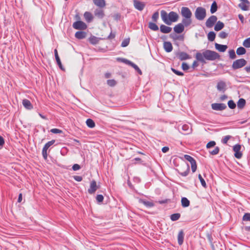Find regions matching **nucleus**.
I'll list each match as a JSON object with an SVG mask.
<instances>
[{
  "label": "nucleus",
  "instance_id": "1",
  "mask_svg": "<svg viewBox=\"0 0 250 250\" xmlns=\"http://www.w3.org/2000/svg\"><path fill=\"white\" fill-rule=\"evenodd\" d=\"M220 57V56L218 53L208 49L204 50L202 53L197 52L196 54V60L203 63H206L205 59L213 61L219 59Z\"/></svg>",
  "mask_w": 250,
  "mask_h": 250
},
{
  "label": "nucleus",
  "instance_id": "2",
  "mask_svg": "<svg viewBox=\"0 0 250 250\" xmlns=\"http://www.w3.org/2000/svg\"><path fill=\"white\" fill-rule=\"evenodd\" d=\"M181 14L184 18L182 19V22L185 25V27L190 25L192 23V12L189 8L187 7H182L181 8Z\"/></svg>",
  "mask_w": 250,
  "mask_h": 250
},
{
  "label": "nucleus",
  "instance_id": "3",
  "mask_svg": "<svg viewBox=\"0 0 250 250\" xmlns=\"http://www.w3.org/2000/svg\"><path fill=\"white\" fill-rule=\"evenodd\" d=\"M206 16V10L202 7H198L195 12V17L199 21L203 20Z\"/></svg>",
  "mask_w": 250,
  "mask_h": 250
},
{
  "label": "nucleus",
  "instance_id": "4",
  "mask_svg": "<svg viewBox=\"0 0 250 250\" xmlns=\"http://www.w3.org/2000/svg\"><path fill=\"white\" fill-rule=\"evenodd\" d=\"M247 62L244 59H240L235 60L233 62L232 68L233 70L238 69L245 66Z\"/></svg>",
  "mask_w": 250,
  "mask_h": 250
},
{
  "label": "nucleus",
  "instance_id": "5",
  "mask_svg": "<svg viewBox=\"0 0 250 250\" xmlns=\"http://www.w3.org/2000/svg\"><path fill=\"white\" fill-rule=\"evenodd\" d=\"M178 130L183 134L188 135L191 133L192 128L189 125L184 124L182 125H179L178 126Z\"/></svg>",
  "mask_w": 250,
  "mask_h": 250
},
{
  "label": "nucleus",
  "instance_id": "6",
  "mask_svg": "<svg viewBox=\"0 0 250 250\" xmlns=\"http://www.w3.org/2000/svg\"><path fill=\"white\" fill-rule=\"evenodd\" d=\"M184 158L190 163L192 172H195L197 169V165L195 160L191 156L187 154L184 155Z\"/></svg>",
  "mask_w": 250,
  "mask_h": 250
},
{
  "label": "nucleus",
  "instance_id": "7",
  "mask_svg": "<svg viewBox=\"0 0 250 250\" xmlns=\"http://www.w3.org/2000/svg\"><path fill=\"white\" fill-rule=\"evenodd\" d=\"M55 143V140H52L46 143L44 146L43 147L42 150V155L43 159L44 160H46L47 158V150L49 148L50 146H51L52 145H53Z\"/></svg>",
  "mask_w": 250,
  "mask_h": 250
},
{
  "label": "nucleus",
  "instance_id": "8",
  "mask_svg": "<svg viewBox=\"0 0 250 250\" xmlns=\"http://www.w3.org/2000/svg\"><path fill=\"white\" fill-rule=\"evenodd\" d=\"M73 27L77 30H83L87 28L85 23L81 21H78L74 22L72 25Z\"/></svg>",
  "mask_w": 250,
  "mask_h": 250
},
{
  "label": "nucleus",
  "instance_id": "9",
  "mask_svg": "<svg viewBox=\"0 0 250 250\" xmlns=\"http://www.w3.org/2000/svg\"><path fill=\"white\" fill-rule=\"evenodd\" d=\"M179 16L177 13L174 11H171L168 14V19L167 25H169L171 22H176L178 21Z\"/></svg>",
  "mask_w": 250,
  "mask_h": 250
},
{
  "label": "nucleus",
  "instance_id": "10",
  "mask_svg": "<svg viewBox=\"0 0 250 250\" xmlns=\"http://www.w3.org/2000/svg\"><path fill=\"white\" fill-rule=\"evenodd\" d=\"M241 148V146L240 144H236L233 146V150L234 152V155L235 158L237 159L241 158L242 156V153L240 150Z\"/></svg>",
  "mask_w": 250,
  "mask_h": 250
},
{
  "label": "nucleus",
  "instance_id": "11",
  "mask_svg": "<svg viewBox=\"0 0 250 250\" xmlns=\"http://www.w3.org/2000/svg\"><path fill=\"white\" fill-rule=\"evenodd\" d=\"M211 106L212 109L217 111H222L227 107L226 104L224 103H213Z\"/></svg>",
  "mask_w": 250,
  "mask_h": 250
},
{
  "label": "nucleus",
  "instance_id": "12",
  "mask_svg": "<svg viewBox=\"0 0 250 250\" xmlns=\"http://www.w3.org/2000/svg\"><path fill=\"white\" fill-rule=\"evenodd\" d=\"M217 18L216 16H211L206 21V25L208 28L212 27L217 21Z\"/></svg>",
  "mask_w": 250,
  "mask_h": 250
},
{
  "label": "nucleus",
  "instance_id": "13",
  "mask_svg": "<svg viewBox=\"0 0 250 250\" xmlns=\"http://www.w3.org/2000/svg\"><path fill=\"white\" fill-rule=\"evenodd\" d=\"M133 5L135 9L141 11L144 9L146 3L144 2L140 1L138 0H133Z\"/></svg>",
  "mask_w": 250,
  "mask_h": 250
},
{
  "label": "nucleus",
  "instance_id": "14",
  "mask_svg": "<svg viewBox=\"0 0 250 250\" xmlns=\"http://www.w3.org/2000/svg\"><path fill=\"white\" fill-rule=\"evenodd\" d=\"M176 56L180 61H184L190 58V56L185 52H179L176 53Z\"/></svg>",
  "mask_w": 250,
  "mask_h": 250
},
{
  "label": "nucleus",
  "instance_id": "15",
  "mask_svg": "<svg viewBox=\"0 0 250 250\" xmlns=\"http://www.w3.org/2000/svg\"><path fill=\"white\" fill-rule=\"evenodd\" d=\"M185 26V25L182 22V23L176 25L173 28V30L176 33L180 34L184 31Z\"/></svg>",
  "mask_w": 250,
  "mask_h": 250
},
{
  "label": "nucleus",
  "instance_id": "16",
  "mask_svg": "<svg viewBox=\"0 0 250 250\" xmlns=\"http://www.w3.org/2000/svg\"><path fill=\"white\" fill-rule=\"evenodd\" d=\"M98 188L96 182L95 180H92L90 183V187L88 189V192L92 194L95 193Z\"/></svg>",
  "mask_w": 250,
  "mask_h": 250
},
{
  "label": "nucleus",
  "instance_id": "17",
  "mask_svg": "<svg viewBox=\"0 0 250 250\" xmlns=\"http://www.w3.org/2000/svg\"><path fill=\"white\" fill-rule=\"evenodd\" d=\"M226 86L225 82L220 81L217 84L216 88L218 91L224 92L226 90Z\"/></svg>",
  "mask_w": 250,
  "mask_h": 250
},
{
  "label": "nucleus",
  "instance_id": "18",
  "mask_svg": "<svg viewBox=\"0 0 250 250\" xmlns=\"http://www.w3.org/2000/svg\"><path fill=\"white\" fill-rule=\"evenodd\" d=\"M163 47L166 52L169 53L172 51L173 46L170 42H164Z\"/></svg>",
  "mask_w": 250,
  "mask_h": 250
},
{
  "label": "nucleus",
  "instance_id": "19",
  "mask_svg": "<svg viewBox=\"0 0 250 250\" xmlns=\"http://www.w3.org/2000/svg\"><path fill=\"white\" fill-rule=\"evenodd\" d=\"M22 104L23 106L28 110H31L33 108L31 102L27 99H23L22 100Z\"/></svg>",
  "mask_w": 250,
  "mask_h": 250
},
{
  "label": "nucleus",
  "instance_id": "20",
  "mask_svg": "<svg viewBox=\"0 0 250 250\" xmlns=\"http://www.w3.org/2000/svg\"><path fill=\"white\" fill-rule=\"evenodd\" d=\"M214 45L215 49L221 52H225L228 48L227 45L220 44L217 43H215Z\"/></svg>",
  "mask_w": 250,
  "mask_h": 250
},
{
  "label": "nucleus",
  "instance_id": "21",
  "mask_svg": "<svg viewBox=\"0 0 250 250\" xmlns=\"http://www.w3.org/2000/svg\"><path fill=\"white\" fill-rule=\"evenodd\" d=\"M160 30L162 33L167 34L171 31L172 28L170 27L167 26L164 24H162L160 26Z\"/></svg>",
  "mask_w": 250,
  "mask_h": 250
},
{
  "label": "nucleus",
  "instance_id": "22",
  "mask_svg": "<svg viewBox=\"0 0 250 250\" xmlns=\"http://www.w3.org/2000/svg\"><path fill=\"white\" fill-rule=\"evenodd\" d=\"M86 36V33L83 31H79L76 32L75 37L79 40L84 39Z\"/></svg>",
  "mask_w": 250,
  "mask_h": 250
},
{
  "label": "nucleus",
  "instance_id": "23",
  "mask_svg": "<svg viewBox=\"0 0 250 250\" xmlns=\"http://www.w3.org/2000/svg\"><path fill=\"white\" fill-rule=\"evenodd\" d=\"M161 16L163 21L167 25L168 23V14L167 12L164 10H162L161 11Z\"/></svg>",
  "mask_w": 250,
  "mask_h": 250
},
{
  "label": "nucleus",
  "instance_id": "24",
  "mask_svg": "<svg viewBox=\"0 0 250 250\" xmlns=\"http://www.w3.org/2000/svg\"><path fill=\"white\" fill-rule=\"evenodd\" d=\"M184 232L182 229L180 230L178 234V243L179 245H182L184 242Z\"/></svg>",
  "mask_w": 250,
  "mask_h": 250
},
{
  "label": "nucleus",
  "instance_id": "25",
  "mask_svg": "<svg viewBox=\"0 0 250 250\" xmlns=\"http://www.w3.org/2000/svg\"><path fill=\"white\" fill-rule=\"evenodd\" d=\"M93 2L95 5L100 8H103L105 6V0H93Z\"/></svg>",
  "mask_w": 250,
  "mask_h": 250
},
{
  "label": "nucleus",
  "instance_id": "26",
  "mask_svg": "<svg viewBox=\"0 0 250 250\" xmlns=\"http://www.w3.org/2000/svg\"><path fill=\"white\" fill-rule=\"evenodd\" d=\"M181 205L183 208H187L190 205L189 200L186 197H183L181 198Z\"/></svg>",
  "mask_w": 250,
  "mask_h": 250
},
{
  "label": "nucleus",
  "instance_id": "27",
  "mask_svg": "<svg viewBox=\"0 0 250 250\" xmlns=\"http://www.w3.org/2000/svg\"><path fill=\"white\" fill-rule=\"evenodd\" d=\"M139 202L142 203L147 208H152L154 206V204L152 202L146 201L144 199H140Z\"/></svg>",
  "mask_w": 250,
  "mask_h": 250
},
{
  "label": "nucleus",
  "instance_id": "28",
  "mask_svg": "<svg viewBox=\"0 0 250 250\" xmlns=\"http://www.w3.org/2000/svg\"><path fill=\"white\" fill-rule=\"evenodd\" d=\"M85 21L87 22H90L93 20V16L92 14L89 12H85L83 15Z\"/></svg>",
  "mask_w": 250,
  "mask_h": 250
},
{
  "label": "nucleus",
  "instance_id": "29",
  "mask_svg": "<svg viewBox=\"0 0 250 250\" xmlns=\"http://www.w3.org/2000/svg\"><path fill=\"white\" fill-rule=\"evenodd\" d=\"M99 40L100 38L94 36H91L88 39V41L89 42L93 45L97 44L99 42Z\"/></svg>",
  "mask_w": 250,
  "mask_h": 250
},
{
  "label": "nucleus",
  "instance_id": "30",
  "mask_svg": "<svg viewBox=\"0 0 250 250\" xmlns=\"http://www.w3.org/2000/svg\"><path fill=\"white\" fill-rule=\"evenodd\" d=\"M94 14L96 16L100 19H102L104 16V12L102 9H96L94 11Z\"/></svg>",
  "mask_w": 250,
  "mask_h": 250
},
{
  "label": "nucleus",
  "instance_id": "31",
  "mask_svg": "<svg viewBox=\"0 0 250 250\" xmlns=\"http://www.w3.org/2000/svg\"><path fill=\"white\" fill-rule=\"evenodd\" d=\"M224 27V24L222 21H218L214 26V30L216 31H218L222 29Z\"/></svg>",
  "mask_w": 250,
  "mask_h": 250
},
{
  "label": "nucleus",
  "instance_id": "32",
  "mask_svg": "<svg viewBox=\"0 0 250 250\" xmlns=\"http://www.w3.org/2000/svg\"><path fill=\"white\" fill-rule=\"evenodd\" d=\"M238 108L242 109L246 104V100L243 98H240L237 103Z\"/></svg>",
  "mask_w": 250,
  "mask_h": 250
},
{
  "label": "nucleus",
  "instance_id": "33",
  "mask_svg": "<svg viewBox=\"0 0 250 250\" xmlns=\"http://www.w3.org/2000/svg\"><path fill=\"white\" fill-rule=\"evenodd\" d=\"M218 9V6L216 2L215 1H213V2L212 3L210 11L211 14H213L215 13Z\"/></svg>",
  "mask_w": 250,
  "mask_h": 250
},
{
  "label": "nucleus",
  "instance_id": "34",
  "mask_svg": "<svg viewBox=\"0 0 250 250\" xmlns=\"http://www.w3.org/2000/svg\"><path fill=\"white\" fill-rule=\"evenodd\" d=\"M170 38L172 39L173 40H179L183 41L184 40V37L183 35H176L175 34H171L170 35Z\"/></svg>",
  "mask_w": 250,
  "mask_h": 250
},
{
  "label": "nucleus",
  "instance_id": "35",
  "mask_svg": "<svg viewBox=\"0 0 250 250\" xmlns=\"http://www.w3.org/2000/svg\"><path fill=\"white\" fill-rule=\"evenodd\" d=\"M86 125L91 128H92L95 126V123L94 121L91 119H87L86 121Z\"/></svg>",
  "mask_w": 250,
  "mask_h": 250
},
{
  "label": "nucleus",
  "instance_id": "36",
  "mask_svg": "<svg viewBox=\"0 0 250 250\" xmlns=\"http://www.w3.org/2000/svg\"><path fill=\"white\" fill-rule=\"evenodd\" d=\"M216 37V34L213 31H210L208 34V41L213 42L214 41Z\"/></svg>",
  "mask_w": 250,
  "mask_h": 250
},
{
  "label": "nucleus",
  "instance_id": "37",
  "mask_svg": "<svg viewBox=\"0 0 250 250\" xmlns=\"http://www.w3.org/2000/svg\"><path fill=\"white\" fill-rule=\"evenodd\" d=\"M148 28L153 31H157L159 30L158 25L154 22H150L148 23Z\"/></svg>",
  "mask_w": 250,
  "mask_h": 250
},
{
  "label": "nucleus",
  "instance_id": "38",
  "mask_svg": "<svg viewBox=\"0 0 250 250\" xmlns=\"http://www.w3.org/2000/svg\"><path fill=\"white\" fill-rule=\"evenodd\" d=\"M181 217V214L179 213H176L172 214L170 216V218L172 221H176L178 220Z\"/></svg>",
  "mask_w": 250,
  "mask_h": 250
},
{
  "label": "nucleus",
  "instance_id": "39",
  "mask_svg": "<svg viewBox=\"0 0 250 250\" xmlns=\"http://www.w3.org/2000/svg\"><path fill=\"white\" fill-rule=\"evenodd\" d=\"M246 53V49L243 47H239L236 50V54L238 55H242Z\"/></svg>",
  "mask_w": 250,
  "mask_h": 250
},
{
  "label": "nucleus",
  "instance_id": "40",
  "mask_svg": "<svg viewBox=\"0 0 250 250\" xmlns=\"http://www.w3.org/2000/svg\"><path fill=\"white\" fill-rule=\"evenodd\" d=\"M130 66L132 67L140 75H142V72L137 65L132 62Z\"/></svg>",
  "mask_w": 250,
  "mask_h": 250
},
{
  "label": "nucleus",
  "instance_id": "41",
  "mask_svg": "<svg viewBox=\"0 0 250 250\" xmlns=\"http://www.w3.org/2000/svg\"><path fill=\"white\" fill-rule=\"evenodd\" d=\"M117 60L119 61H120L121 62L125 63V64H128L129 65H130L132 62L131 61H130L126 59H125V58H117Z\"/></svg>",
  "mask_w": 250,
  "mask_h": 250
},
{
  "label": "nucleus",
  "instance_id": "42",
  "mask_svg": "<svg viewBox=\"0 0 250 250\" xmlns=\"http://www.w3.org/2000/svg\"><path fill=\"white\" fill-rule=\"evenodd\" d=\"M243 45L244 47L246 48L250 47V37L247 38L243 42Z\"/></svg>",
  "mask_w": 250,
  "mask_h": 250
},
{
  "label": "nucleus",
  "instance_id": "43",
  "mask_svg": "<svg viewBox=\"0 0 250 250\" xmlns=\"http://www.w3.org/2000/svg\"><path fill=\"white\" fill-rule=\"evenodd\" d=\"M130 42V39L129 38H126L124 39L121 43V46L123 47H126L128 45Z\"/></svg>",
  "mask_w": 250,
  "mask_h": 250
},
{
  "label": "nucleus",
  "instance_id": "44",
  "mask_svg": "<svg viewBox=\"0 0 250 250\" xmlns=\"http://www.w3.org/2000/svg\"><path fill=\"white\" fill-rule=\"evenodd\" d=\"M248 5L244 3H240L239 4L238 6L243 11L248 10Z\"/></svg>",
  "mask_w": 250,
  "mask_h": 250
},
{
  "label": "nucleus",
  "instance_id": "45",
  "mask_svg": "<svg viewBox=\"0 0 250 250\" xmlns=\"http://www.w3.org/2000/svg\"><path fill=\"white\" fill-rule=\"evenodd\" d=\"M198 178L200 181V183L201 184V185L205 188H206L207 187V184H206V183L205 181V180L203 179V178L202 177V176H201V175L200 174H199L198 175Z\"/></svg>",
  "mask_w": 250,
  "mask_h": 250
},
{
  "label": "nucleus",
  "instance_id": "46",
  "mask_svg": "<svg viewBox=\"0 0 250 250\" xmlns=\"http://www.w3.org/2000/svg\"><path fill=\"white\" fill-rule=\"evenodd\" d=\"M107 84L111 87H113L117 84L116 81L114 79L108 80L107 81Z\"/></svg>",
  "mask_w": 250,
  "mask_h": 250
},
{
  "label": "nucleus",
  "instance_id": "47",
  "mask_svg": "<svg viewBox=\"0 0 250 250\" xmlns=\"http://www.w3.org/2000/svg\"><path fill=\"white\" fill-rule=\"evenodd\" d=\"M228 104L229 108L231 109H233L236 107V104L233 100H230L228 102Z\"/></svg>",
  "mask_w": 250,
  "mask_h": 250
},
{
  "label": "nucleus",
  "instance_id": "48",
  "mask_svg": "<svg viewBox=\"0 0 250 250\" xmlns=\"http://www.w3.org/2000/svg\"><path fill=\"white\" fill-rule=\"evenodd\" d=\"M171 71L176 75L179 76H183L184 75V74L183 72L180 71L179 70H177L173 68H171Z\"/></svg>",
  "mask_w": 250,
  "mask_h": 250
},
{
  "label": "nucleus",
  "instance_id": "49",
  "mask_svg": "<svg viewBox=\"0 0 250 250\" xmlns=\"http://www.w3.org/2000/svg\"><path fill=\"white\" fill-rule=\"evenodd\" d=\"M189 171H190L189 166L188 164L187 170L186 171H185L184 172H179V174L181 176L185 177V176H187L188 174Z\"/></svg>",
  "mask_w": 250,
  "mask_h": 250
},
{
  "label": "nucleus",
  "instance_id": "50",
  "mask_svg": "<svg viewBox=\"0 0 250 250\" xmlns=\"http://www.w3.org/2000/svg\"><path fill=\"white\" fill-rule=\"evenodd\" d=\"M159 18V12H154L152 16V20L154 22H156Z\"/></svg>",
  "mask_w": 250,
  "mask_h": 250
},
{
  "label": "nucleus",
  "instance_id": "51",
  "mask_svg": "<svg viewBox=\"0 0 250 250\" xmlns=\"http://www.w3.org/2000/svg\"><path fill=\"white\" fill-rule=\"evenodd\" d=\"M55 59H56V62H57V64L58 65L59 68L61 69V70H64V69L62 64V62H61V60L60 59V57H58V58H55Z\"/></svg>",
  "mask_w": 250,
  "mask_h": 250
},
{
  "label": "nucleus",
  "instance_id": "52",
  "mask_svg": "<svg viewBox=\"0 0 250 250\" xmlns=\"http://www.w3.org/2000/svg\"><path fill=\"white\" fill-rule=\"evenodd\" d=\"M219 150V147L218 146H216L212 151H209V152L211 155H215L218 154Z\"/></svg>",
  "mask_w": 250,
  "mask_h": 250
},
{
  "label": "nucleus",
  "instance_id": "53",
  "mask_svg": "<svg viewBox=\"0 0 250 250\" xmlns=\"http://www.w3.org/2000/svg\"><path fill=\"white\" fill-rule=\"evenodd\" d=\"M215 145L216 142L214 141H211L207 144L206 147L207 148H210L214 147Z\"/></svg>",
  "mask_w": 250,
  "mask_h": 250
},
{
  "label": "nucleus",
  "instance_id": "54",
  "mask_svg": "<svg viewBox=\"0 0 250 250\" xmlns=\"http://www.w3.org/2000/svg\"><path fill=\"white\" fill-rule=\"evenodd\" d=\"M229 56L231 59H234L236 58V55L234 50L229 51Z\"/></svg>",
  "mask_w": 250,
  "mask_h": 250
},
{
  "label": "nucleus",
  "instance_id": "55",
  "mask_svg": "<svg viewBox=\"0 0 250 250\" xmlns=\"http://www.w3.org/2000/svg\"><path fill=\"white\" fill-rule=\"evenodd\" d=\"M243 220L246 221H250V213H246L243 217Z\"/></svg>",
  "mask_w": 250,
  "mask_h": 250
},
{
  "label": "nucleus",
  "instance_id": "56",
  "mask_svg": "<svg viewBox=\"0 0 250 250\" xmlns=\"http://www.w3.org/2000/svg\"><path fill=\"white\" fill-rule=\"evenodd\" d=\"M228 36V34L224 31H222L220 32L219 34V37L221 39H225Z\"/></svg>",
  "mask_w": 250,
  "mask_h": 250
},
{
  "label": "nucleus",
  "instance_id": "57",
  "mask_svg": "<svg viewBox=\"0 0 250 250\" xmlns=\"http://www.w3.org/2000/svg\"><path fill=\"white\" fill-rule=\"evenodd\" d=\"M182 68L184 71H186L189 68V66L187 62H183L182 64Z\"/></svg>",
  "mask_w": 250,
  "mask_h": 250
},
{
  "label": "nucleus",
  "instance_id": "58",
  "mask_svg": "<svg viewBox=\"0 0 250 250\" xmlns=\"http://www.w3.org/2000/svg\"><path fill=\"white\" fill-rule=\"evenodd\" d=\"M231 137L230 135H227L225 136L223 139L222 140V143L223 144H227L228 143V140L230 139Z\"/></svg>",
  "mask_w": 250,
  "mask_h": 250
},
{
  "label": "nucleus",
  "instance_id": "59",
  "mask_svg": "<svg viewBox=\"0 0 250 250\" xmlns=\"http://www.w3.org/2000/svg\"><path fill=\"white\" fill-rule=\"evenodd\" d=\"M104 196L102 194H98L96 196V200L98 203H101L103 201Z\"/></svg>",
  "mask_w": 250,
  "mask_h": 250
},
{
  "label": "nucleus",
  "instance_id": "60",
  "mask_svg": "<svg viewBox=\"0 0 250 250\" xmlns=\"http://www.w3.org/2000/svg\"><path fill=\"white\" fill-rule=\"evenodd\" d=\"M50 132L54 134H59L62 132V130L58 128H52L50 130Z\"/></svg>",
  "mask_w": 250,
  "mask_h": 250
},
{
  "label": "nucleus",
  "instance_id": "61",
  "mask_svg": "<svg viewBox=\"0 0 250 250\" xmlns=\"http://www.w3.org/2000/svg\"><path fill=\"white\" fill-rule=\"evenodd\" d=\"M113 19L117 21H119L121 18V14L119 13H117L116 14H115L113 16Z\"/></svg>",
  "mask_w": 250,
  "mask_h": 250
},
{
  "label": "nucleus",
  "instance_id": "62",
  "mask_svg": "<svg viewBox=\"0 0 250 250\" xmlns=\"http://www.w3.org/2000/svg\"><path fill=\"white\" fill-rule=\"evenodd\" d=\"M81 168V167L79 165L75 164L72 166V169L74 171H77Z\"/></svg>",
  "mask_w": 250,
  "mask_h": 250
},
{
  "label": "nucleus",
  "instance_id": "63",
  "mask_svg": "<svg viewBox=\"0 0 250 250\" xmlns=\"http://www.w3.org/2000/svg\"><path fill=\"white\" fill-rule=\"evenodd\" d=\"M73 178L75 181L77 182H81L83 180V178L82 176L78 175L74 176Z\"/></svg>",
  "mask_w": 250,
  "mask_h": 250
},
{
  "label": "nucleus",
  "instance_id": "64",
  "mask_svg": "<svg viewBox=\"0 0 250 250\" xmlns=\"http://www.w3.org/2000/svg\"><path fill=\"white\" fill-rule=\"evenodd\" d=\"M4 143L5 142L4 138L0 135V149L2 148L4 144Z\"/></svg>",
  "mask_w": 250,
  "mask_h": 250
}]
</instances>
